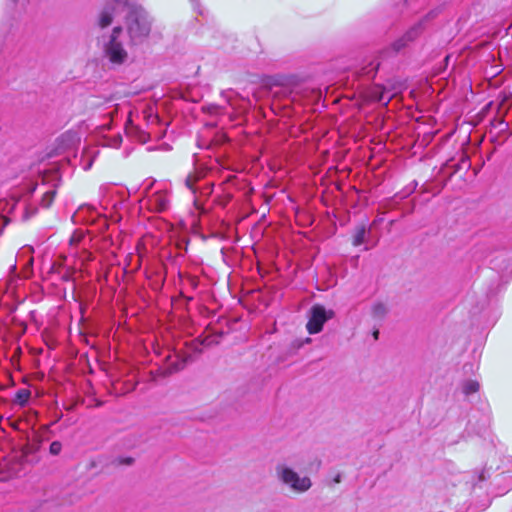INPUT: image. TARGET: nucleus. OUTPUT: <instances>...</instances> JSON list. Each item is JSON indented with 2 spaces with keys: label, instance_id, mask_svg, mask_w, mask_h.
<instances>
[{
  "label": "nucleus",
  "instance_id": "obj_1",
  "mask_svg": "<svg viewBox=\"0 0 512 512\" xmlns=\"http://www.w3.org/2000/svg\"><path fill=\"white\" fill-rule=\"evenodd\" d=\"M163 130L156 110L152 106L145 107L136 115L130 112L125 125V134L140 143H146L151 138L161 137Z\"/></svg>",
  "mask_w": 512,
  "mask_h": 512
},
{
  "label": "nucleus",
  "instance_id": "obj_2",
  "mask_svg": "<svg viewBox=\"0 0 512 512\" xmlns=\"http://www.w3.org/2000/svg\"><path fill=\"white\" fill-rule=\"evenodd\" d=\"M142 198L139 200L140 208L152 213H163L171 205V190L167 183L155 180H145L140 186Z\"/></svg>",
  "mask_w": 512,
  "mask_h": 512
},
{
  "label": "nucleus",
  "instance_id": "obj_3",
  "mask_svg": "<svg viewBox=\"0 0 512 512\" xmlns=\"http://www.w3.org/2000/svg\"><path fill=\"white\" fill-rule=\"evenodd\" d=\"M127 29L133 43H138L148 36L151 20L147 11L141 6H130L127 15Z\"/></svg>",
  "mask_w": 512,
  "mask_h": 512
},
{
  "label": "nucleus",
  "instance_id": "obj_4",
  "mask_svg": "<svg viewBox=\"0 0 512 512\" xmlns=\"http://www.w3.org/2000/svg\"><path fill=\"white\" fill-rule=\"evenodd\" d=\"M121 34L122 28L117 26L108 37L102 38L104 56L115 65L123 64L128 58V53L119 39Z\"/></svg>",
  "mask_w": 512,
  "mask_h": 512
},
{
  "label": "nucleus",
  "instance_id": "obj_5",
  "mask_svg": "<svg viewBox=\"0 0 512 512\" xmlns=\"http://www.w3.org/2000/svg\"><path fill=\"white\" fill-rule=\"evenodd\" d=\"M37 188V184L28 182L25 184L21 191H14L11 195L10 201L6 204L10 205L9 213H16L17 210L22 212V219L28 220L36 214L37 208L27 203V197L31 196Z\"/></svg>",
  "mask_w": 512,
  "mask_h": 512
},
{
  "label": "nucleus",
  "instance_id": "obj_6",
  "mask_svg": "<svg viewBox=\"0 0 512 512\" xmlns=\"http://www.w3.org/2000/svg\"><path fill=\"white\" fill-rule=\"evenodd\" d=\"M275 471L278 479L296 492H305L311 487V481L308 477H300L286 464H277Z\"/></svg>",
  "mask_w": 512,
  "mask_h": 512
},
{
  "label": "nucleus",
  "instance_id": "obj_7",
  "mask_svg": "<svg viewBox=\"0 0 512 512\" xmlns=\"http://www.w3.org/2000/svg\"><path fill=\"white\" fill-rule=\"evenodd\" d=\"M334 317V311L327 310L320 304L313 305L306 328L309 334H317L322 331L324 324Z\"/></svg>",
  "mask_w": 512,
  "mask_h": 512
},
{
  "label": "nucleus",
  "instance_id": "obj_8",
  "mask_svg": "<svg viewBox=\"0 0 512 512\" xmlns=\"http://www.w3.org/2000/svg\"><path fill=\"white\" fill-rule=\"evenodd\" d=\"M68 255L75 258L81 264L92 260V253L86 248L83 232L75 231L70 237Z\"/></svg>",
  "mask_w": 512,
  "mask_h": 512
},
{
  "label": "nucleus",
  "instance_id": "obj_9",
  "mask_svg": "<svg viewBox=\"0 0 512 512\" xmlns=\"http://www.w3.org/2000/svg\"><path fill=\"white\" fill-rule=\"evenodd\" d=\"M206 176V170L204 168L196 166L194 171L189 173L184 182L185 186L193 193L195 196L194 203L197 204L196 194L199 191L201 195H210L213 188V183H207L204 187L198 186L197 183L202 180Z\"/></svg>",
  "mask_w": 512,
  "mask_h": 512
},
{
  "label": "nucleus",
  "instance_id": "obj_10",
  "mask_svg": "<svg viewBox=\"0 0 512 512\" xmlns=\"http://www.w3.org/2000/svg\"><path fill=\"white\" fill-rule=\"evenodd\" d=\"M127 3L128 0H113L111 3H108L100 13L98 22L99 26L101 28L109 26L114 14L118 10L124 9L127 6Z\"/></svg>",
  "mask_w": 512,
  "mask_h": 512
},
{
  "label": "nucleus",
  "instance_id": "obj_11",
  "mask_svg": "<svg viewBox=\"0 0 512 512\" xmlns=\"http://www.w3.org/2000/svg\"><path fill=\"white\" fill-rule=\"evenodd\" d=\"M58 147L61 149H71L80 142V136L77 132L67 131L63 133L58 139Z\"/></svg>",
  "mask_w": 512,
  "mask_h": 512
},
{
  "label": "nucleus",
  "instance_id": "obj_12",
  "mask_svg": "<svg viewBox=\"0 0 512 512\" xmlns=\"http://www.w3.org/2000/svg\"><path fill=\"white\" fill-rule=\"evenodd\" d=\"M94 214H97L95 208L91 206H81L73 217L76 221L85 220L89 222L94 220Z\"/></svg>",
  "mask_w": 512,
  "mask_h": 512
},
{
  "label": "nucleus",
  "instance_id": "obj_13",
  "mask_svg": "<svg viewBox=\"0 0 512 512\" xmlns=\"http://www.w3.org/2000/svg\"><path fill=\"white\" fill-rule=\"evenodd\" d=\"M391 97H392V94L389 91H387L386 89L381 88L380 86H375L371 92V98L374 101L384 103L385 105L388 104Z\"/></svg>",
  "mask_w": 512,
  "mask_h": 512
},
{
  "label": "nucleus",
  "instance_id": "obj_14",
  "mask_svg": "<svg viewBox=\"0 0 512 512\" xmlns=\"http://www.w3.org/2000/svg\"><path fill=\"white\" fill-rule=\"evenodd\" d=\"M30 397H31V391L26 388H21V389L17 390V392L15 393L13 403L20 407H25L28 405Z\"/></svg>",
  "mask_w": 512,
  "mask_h": 512
},
{
  "label": "nucleus",
  "instance_id": "obj_15",
  "mask_svg": "<svg viewBox=\"0 0 512 512\" xmlns=\"http://www.w3.org/2000/svg\"><path fill=\"white\" fill-rule=\"evenodd\" d=\"M423 29V21L417 22L404 34L403 40L406 42L413 41L422 33Z\"/></svg>",
  "mask_w": 512,
  "mask_h": 512
},
{
  "label": "nucleus",
  "instance_id": "obj_16",
  "mask_svg": "<svg viewBox=\"0 0 512 512\" xmlns=\"http://www.w3.org/2000/svg\"><path fill=\"white\" fill-rule=\"evenodd\" d=\"M366 236V228L365 226H359L357 227L355 234L353 236V245L354 246H360L364 243Z\"/></svg>",
  "mask_w": 512,
  "mask_h": 512
},
{
  "label": "nucleus",
  "instance_id": "obj_17",
  "mask_svg": "<svg viewBox=\"0 0 512 512\" xmlns=\"http://www.w3.org/2000/svg\"><path fill=\"white\" fill-rule=\"evenodd\" d=\"M479 390V383L475 380H467L462 385V391L465 395H470Z\"/></svg>",
  "mask_w": 512,
  "mask_h": 512
},
{
  "label": "nucleus",
  "instance_id": "obj_18",
  "mask_svg": "<svg viewBox=\"0 0 512 512\" xmlns=\"http://www.w3.org/2000/svg\"><path fill=\"white\" fill-rule=\"evenodd\" d=\"M56 195L55 189H50L44 192L42 199H41V206L44 208L50 207V205L53 203L54 198Z\"/></svg>",
  "mask_w": 512,
  "mask_h": 512
},
{
  "label": "nucleus",
  "instance_id": "obj_19",
  "mask_svg": "<svg viewBox=\"0 0 512 512\" xmlns=\"http://www.w3.org/2000/svg\"><path fill=\"white\" fill-rule=\"evenodd\" d=\"M122 143V136L120 133H117L113 136L107 137L105 141V145L112 147V148H118Z\"/></svg>",
  "mask_w": 512,
  "mask_h": 512
},
{
  "label": "nucleus",
  "instance_id": "obj_20",
  "mask_svg": "<svg viewBox=\"0 0 512 512\" xmlns=\"http://www.w3.org/2000/svg\"><path fill=\"white\" fill-rule=\"evenodd\" d=\"M386 306L383 303H376L372 307V314L375 318H382L386 314Z\"/></svg>",
  "mask_w": 512,
  "mask_h": 512
},
{
  "label": "nucleus",
  "instance_id": "obj_21",
  "mask_svg": "<svg viewBox=\"0 0 512 512\" xmlns=\"http://www.w3.org/2000/svg\"><path fill=\"white\" fill-rule=\"evenodd\" d=\"M62 450V444L59 441H53L50 444L49 451L52 455H58Z\"/></svg>",
  "mask_w": 512,
  "mask_h": 512
},
{
  "label": "nucleus",
  "instance_id": "obj_22",
  "mask_svg": "<svg viewBox=\"0 0 512 512\" xmlns=\"http://www.w3.org/2000/svg\"><path fill=\"white\" fill-rule=\"evenodd\" d=\"M416 186H417V183H415L412 188H406V189L402 190L401 192L396 194V197H398L399 199H404V198L408 197L414 191Z\"/></svg>",
  "mask_w": 512,
  "mask_h": 512
},
{
  "label": "nucleus",
  "instance_id": "obj_23",
  "mask_svg": "<svg viewBox=\"0 0 512 512\" xmlns=\"http://www.w3.org/2000/svg\"><path fill=\"white\" fill-rule=\"evenodd\" d=\"M75 272V268H72V269H67L63 275L61 276V278L64 280V281H70L73 279V274Z\"/></svg>",
  "mask_w": 512,
  "mask_h": 512
},
{
  "label": "nucleus",
  "instance_id": "obj_24",
  "mask_svg": "<svg viewBox=\"0 0 512 512\" xmlns=\"http://www.w3.org/2000/svg\"><path fill=\"white\" fill-rule=\"evenodd\" d=\"M233 93L232 90H228V91H223L222 92V96L227 100V102L234 108L233 106V103H232V96L231 94Z\"/></svg>",
  "mask_w": 512,
  "mask_h": 512
},
{
  "label": "nucleus",
  "instance_id": "obj_25",
  "mask_svg": "<svg viewBox=\"0 0 512 512\" xmlns=\"http://www.w3.org/2000/svg\"><path fill=\"white\" fill-rule=\"evenodd\" d=\"M132 462H133V459L130 458V457L118 458L117 459V464L118 465H130V464H132Z\"/></svg>",
  "mask_w": 512,
  "mask_h": 512
},
{
  "label": "nucleus",
  "instance_id": "obj_26",
  "mask_svg": "<svg viewBox=\"0 0 512 512\" xmlns=\"http://www.w3.org/2000/svg\"><path fill=\"white\" fill-rule=\"evenodd\" d=\"M191 3L193 4V7H194V10H196L198 13H202L200 10H198V6H199V2L198 0H190Z\"/></svg>",
  "mask_w": 512,
  "mask_h": 512
},
{
  "label": "nucleus",
  "instance_id": "obj_27",
  "mask_svg": "<svg viewBox=\"0 0 512 512\" xmlns=\"http://www.w3.org/2000/svg\"><path fill=\"white\" fill-rule=\"evenodd\" d=\"M378 333H379L378 331H375V332H374V337H375V339H377V338H378Z\"/></svg>",
  "mask_w": 512,
  "mask_h": 512
},
{
  "label": "nucleus",
  "instance_id": "obj_28",
  "mask_svg": "<svg viewBox=\"0 0 512 512\" xmlns=\"http://www.w3.org/2000/svg\"><path fill=\"white\" fill-rule=\"evenodd\" d=\"M11 1H12V2H14V3H16V2H18L19 0H11Z\"/></svg>",
  "mask_w": 512,
  "mask_h": 512
}]
</instances>
